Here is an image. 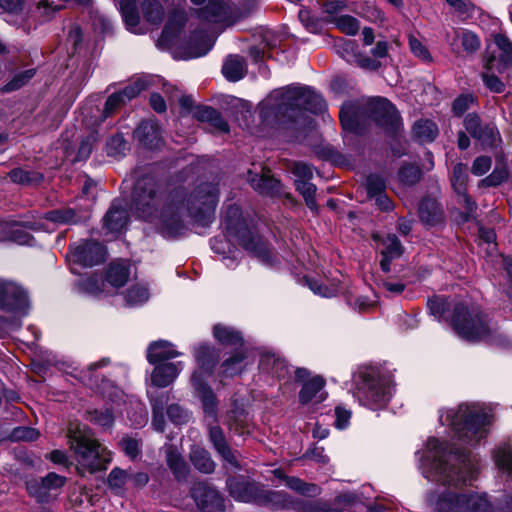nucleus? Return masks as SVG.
Masks as SVG:
<instances>
[{"instance_id": "423d86ee", "label": "nucleus", "mask_w": 512, "mask_h": 512, "mask_svg": "<svg viewBox=\"0 0 512 512\" xmlns=\"http://www.w3.org/2000/svg\"><path fill=\"white\" fill-rule=\"evenodd\" d=\"M192 385L202 403L205 421L209 426V439L214 449L231 467L240 469L237 455L227 444L223 430L216 425L218 422V401L215 393L210 386H206L200 381L198 373L194 374Z\"/></svg>"}, {"instance_id": "6e6552de", "label": "nucleus", "mask_w": 512, "mask_h": 512, "mask_svg": "<svg viewBox=\"0 0 512 512\" xmlns=\"http://www.w3.org/2000/svg\"><path fill=\"white\" fill-rule=\"evenodd\" d=\"M355 385V396L359 402L372 410L385 407L391 398L392 387L389 380L374 370L360 372Z\"/></svg>"}, {"instance_id": "c85d7f7f", "label": "nucleus", "mask_w": 512, "mask_h": 512, "mask_svg": "<svg viewBox=\"0 0 512 512\" xmlns=\"http://www.w3.org/2000/svg\"><path fill=\"white\" fill-rule=\"evenodd\" d=\"M382 245V259L380 261L381 269L384 272L390 271V262L393 259L399 258L403 253V247L395 235H387L385 238L381 241Z\"/></svg>"}, {"instance_id": "4468645a", "label": "nucleus", "mask_w": 512, "mask_h": 512, "mask_svg": "<svg viewBox=\"0 0 512 512\" xmlns=\"http://www.w3.org/2000/svg\"><path fill=\"white\" fill-rule=\"evenodd\" d=\"M65 483V478L56 473H49L43 478H33L26 481L28 494L35 498L37 502H48L51 492L61 488Z\"/></svg>"}, {"instance_id": "cd10ccee", "label": "nucleus", "mask_w": 512, "mask_h": 512, "mask_svg": "<svg viewBox=\"0 0 512 512\" xmlns=\"http://www.w3.org/2000/svg\"><path fill=\"white\" fill-rule=\"evenodd\" d=\"M419 218L429 226H435L443 221L444 213L442 207L435 198H424L418 208Z\"/></svg>"}, {"instance_id": "5701e85b", "label": "nucleus", "mask_w": 512, "mask_h": 512, "mask_svg": "<svg viewBox=\"0 0 512 512\" xmlns=\"http://www.w3.org/2000/svg\"><path fill=\"white\" fill-rule=\"evenodd\" d=\"M467 168L458 163L454 166L451 183L458 195V202L462 203L466 210L472 213L476 209V203L466 193Z\"/></svg>"}, {"instance_id": "c03bdc74", "label": "nucleus", "mask_w": 512, "mask_h": 512, "mask_svg": "<svg viewBox=\"0 0 512 512\" xmlns=\"http://www.w3.org/2000/svg\"><path fill=\"white\" fill-rule=\"evenodd\" d=\"M79 285L83 292L94 297L108 294V291L105 290V283L102 277L98 275H90L81 279Z\"/></svg>"}, {"instance_id": "338daca9", "label": "nucleus", "mask_w": 512, "mask_h": 512, "mask_svg": "<svg viewBox=\"0 0 512 512\" xmlns=\"http://www.w3.org/2000/svg\"><path fill=\"white\" fill-rule=\"evenodd\" d=\"M307 285L313 291L315 294H318L322 297H333L337 294V287L332 286L328 287L326 285H323L322 283H319L316 280L308 279Z\"/></svg>"}, {"instance_id": "2f4dec72", "label": "nucleus", "mask_w": 512, "mask_h": 512, "mask_svg": "<svg viewBox=\"0 0 512 512\" xmlns=\"http://www.w3.org/2000/svg\"><path fill=\"white\" fill-rule=\"evenodd\" d=\"M260 367L278 379H285L290 374V368L285 359L275 354H266L260 360Z\"/></svg>"}, {"instance_id": "680f3d73", "label": "nucleus", "mask_w": 512, "mask_h": 512, "mask_svg": "<svg viewBox=\"0 0 512 512\" xmlns=\"http://www.w3.org/2000/svg\"><path fill=\"white\" fill-rule=\"evenodd\" d=\"M167 415L171 422L177 425L187 423L189 421V413L177 404H172L167 408Z\"/></svg>"}, {"instance_id": "09e8293b", "label": "nucleus", "mask_w": 512, "mask_h": 512, "mask_svg": "<svg viewBox=\"0 0 512 512\" xmlns=\"http://www.w3.org/2000/svg\"><path fill=\"white\" fill-rule=\"evenodd\" d=\"M285 485L290 489L306 496H316L320 493V489L315 484L305 483L296 477L285 478Z\"/></svg>"}, {"instance_id": "58836bf2", "label": "nucleus", "mask_w": 512, "mask_h": 512, "mask_svg": "<svg viewBox=\"0 0 512 512\" xmlns=\"http://www.w3.org/2000/svg\"><path fill=\"white\" fill-rule=\"evenodd\" d=\"M214 337L223 345L240 346L242 345L241 334L232 327L217 324L213 329Z\"/></svg>"}, {"instance_id": "c9c22d12", "label": "nucleus", "mask_w": 512, "mask_h": 512, "mask_svg": "<svg viewBox=\"0 0 512 512\" xmlns=\"http://www.w3.org/2000/svg\"><path fill=\"white\" fill-rule=\"evenodd\" d=\"M245 72V61L239 56L227 57L222 67V73L229 81L240 80L245 75Z\"/></svg>"}, {"instance_id": "7ed1b4c3", "label": "nucleus", "mask_w": 512, "mask_h": 512, "mask_svg": "<svg viewBox=\"0 0 512 512\" xmlns=\"http://www.w3.org/2000/svg\"><path fill=\"white\" fill-rule=\"evenodd\" d=\"M267 104L283 125L295 129L309 124L306 112L318 114L326 109V103L320 94L301 85H289L275 90L267 99Z\"/></svg>"}, {"instance_id": "f8f14e48", "label": "nucleus", "mask_w": 512, "mask_h": 512, "mask_svg": "<svg viewBox=\"0 0 512 512\" xmlns=\"http://www.w3.org/2000/svg\"><path fill=\"white\" fill-rule=\"evenodd\" d=\"M369 117L389 133H396L401 127V120L396 108L384 98H375L368 102Z\"/></svg>"}, {"instance_id": "e433bc0d", "label": "nucleus", "mask_w": 512, "mask_h": 512, "mask_svg": "<svg viewBox=\"0 0 512 512\" xmlns=\"http://www.w3.org/2000/svg\"><path fill=\"white\" fill-rule=\"evenodd\" d=\"M141 11L149 23L159 25L165 16V11L159 0H142Z\"/></svg>"}, {"instance_id": "ea45409f", "label": "nucleus", "mask_w": 512, "mask_h": 512, "mask_svg": "<svg viewBox=\"0 0 512 512\" xmlns=\"http://www.w3.org/2000/svg\"><path fill=\"white\" fill-rule=\"evenodd\" d=\"M494 461L497 467L512 479V443H506L496 449Z\"/></svg>"}, {"instance_id": "473e14b6", "label": "nucleus", "mask_w": 512, "mask_h": 512, "mask_svg": "<svg viewBox=\"0 0 512 512\" xmlns=\"http://www.w3.org/2000/svg\"><path fill=\"white\" fill-rule=\"evenodd\" d=\"M130 272L125 261L112 262L106 272V282L112 287L119 288L126 284Z\"/></svg>"}, {"instance_id": "2eb2a0df", "label": "nucleus", "mask_w": 512, "mask_h": 512, "mask_svg": "<svg viewBox=\"0 0 512 512\" xmlns=\"http://www.w3.org/2000/svg\"><path fill=\"white\" fill-rule=\"evenodd\" d=\"M104 256V247L97 241H83L70 250L72 261L84 267L101 263Z\"/></svg>"}, {"instance_id": "3c124183", "label": "nucleus", "mask_w": 512, "mask_h": 512, "mask_svg": "<svg viewBox=\"0 0 512 512\" xmlns=\"http://www.w3.org/2000/svg\"><path fill=\"white\" fill-rule=\"evenodd\" d=\"M149 298L148 289L142 285L131 286L124 295V300L128 306L143 304Z\"/></svg>"}, {"instance_id": "0eeeda50", "label": "nucleus", "mask_w": 512, "mask_h": 512, "mask_svg": "<svg viewBox=\"0 0 512 512\" xmlns=\"http://www.w3.org/2000/svg\"><path fill=\"white\" fill-rule=\"evenodd\" d=\"M68 438L77 462L90 473L105 469L111 461L110 452L95 439L92 431L86 426L70 428Z\"/></svg>"}, {"instance_id": "b1692460", "label": "nucleus", "mask_w": 512, "mask_h": 512, "mask_svg": "<svg viewBox=\"0 0 512 512\" xmlns=\"http://www.w3.org/2000/svg\"><path fill=\"white\" fill-rule=\"evenodd\" d=\"M134 136L148 148H157L162 143V131L155 119L142 121L134 131Z\"/></svg>"}, {"instance_id": "f704fd0d", "label": "nucleus", "mask_w": 512, "mask_h": 512, "mask_svg": "<svg viewBox=\"0 0 512 512\" xmlns=\"http://www.w3.org/2000/svg\"><path fill=\"white\" fill-rule=\"evenodd\" d=\"M195 116L202 122H209L219 132H228V123L221 117L220 113L214 108L208 106L198 107Z\"/></svg>"}, {"instance_id": "f257e3e1", "label": "nucleus", "mask_w": 512, "mask_h": 512, "mask_svg": "<svg viewBox=\"0 0 512 512\" xmlns=\"http://www.w3.org/2000/svg\"><path fill=\"white\" fill-rule=\"evenodd\" d=\"M420 469L426 479L453 486V489H446L438 496L436 512H493L486 494L458 489L472 481L476 474L468 453H460L456 448L448 450L436 438H430L421 452Z\"/></svg>"}, {"instance_id": "69168bd1", "label": "nucleus", "mask_w": 512, "mask_h": 512, "mask_svg": "<svg viewBox=\"0 0 512 512\" xmlns=\"http://www.w3.org/2000/svg\"><path fill=\"white\" fill-rule=\"evenodd\" d=\"M292 173L296 176V180L308 181L313 178V168L309 164L303 162H295L291 167Z\"/></svg>"}, {"instance_id": "aec40b11", "label": "nucleus", "mask_w": 512, "mask_h": 512, "mask_svg": "<svg viewBox=\"0 0 512 512\" xmlns=\"http://www.w3.org/2000/svg\"><path fill=\"white\" fill-rule=\"evenodd\" d=\"M195 358L199 368L194 371L191 376V380L193 379L194 374L198 373L200 381H202L204 385L208 386L205 382V376L210 375L213 368L218 363L220 359L219 352L214 347L201 345L195 352Z\"/></svg>"}, {"instance_id": "c756f323", "label": "nucleus", "mask_w": 512, "mask_h": 512, "mask_svg": "<svg viewBox=\"0 0 512 512\" xmlns=\"http://www.w3.org/2000/svg\"><path fill=\"white\" fill-rule=\"evenodd\" d=\"M120 10L127 29L134 34H143L145 29L140 24V17L135 0H121Z\"/></svg>"}, {"instance_id": "bf43d9fd", "label": "nucleus", "mask_w": 512, "mask_h": 512, "mask_svg": "<svg viewBox=\"0 0 512 512\" xmlns=\"http://www.w3.org/2000/svg\"><path fill=\"white\" fill-rule=\"evenodd\" d=\"M340 121L342 127L348 131H356L357 121L354 117L353 106L351 104H345L340 110Z\"/></svg>"}, {"instance_id": "f3484780", "label": "nucleus", "mask_w": 512, "mask_h": 512, "mask_svg": "<svg viewBox=\"0 0 512 512\" xmlns=\"http://www.w3.org/2000/svg\"><path fill=\"white\" fill-rule=\"evenodd\" d=\"M192 497L203 512H223V499L219 492L205 483H197L192 489Z\"/></svg>"}, {"instance_id": "a878e982", "label": "nucleus", "mask_w": 512, "mask_h": 512, "mask_svg": "<svg viewBox=\"0 0 512 512\" xmlns=\"http://www.w3.org/2000/svg\"><path fill=\"white\" fill-rule=\"evenodd\" d=\"M180 352L173 348V345L165 340H158L150 343L147 349V360L150 364L158 365L165 361L178 357Z\"/></svg>"}, {"instance_id": "79ce46f5", "label": "nucleus", "mask_w": 512, "mask_h": 512, "mask_svg": "<svg viewBox=\"0 0 512 512\" xmlns=\"http://www.w3.org/2000/svg\"><path fill=\"white\" fill-rule=\"evenodd\" d=\"M213 46L212 39L206 34L192 36L189 46V56L197 58L206 55Z\"/></svg>"}, {"instance_id": "13d9d810", "label": "nucleus", "mask_w": 512, "mask_h": 512, "mask_svg": "<svg viewBox=\"0 0 512 512\" xmlns=\"http://www.w3.org/2000/svg\"><path fill=\"white\" fill-rule=\"evenodd\" d=\"M421 176V170L414 165H406L399 170V179L404 185L411 186L416 184Z\"/></svg>"}, {"instance_id": "6e6d98bb", "label": "nucleus", "mask_w": 512, "mask_h": 512, "mask_svg": "<svg viewBox=\"0 0 512 512\" xmlns=\"http://www.w3.org/2000/svg\"><path fill=\"white\" fill-rule=\"evenodd\" d=\"M366 191L369 198H375L385 192L386 184L384 179L375 174H371L366 179Z\"/></svg>"}, {"instance_id": "774afa93", "label": "nucleus", "mask_w": 512, "mask_h": 512, "mask_svg": "<svg viewBox=\"0 0 512 512\" xmlns=\"http://www.w3.org/2000/svg\"><path fill=\"white\" fill-rule=\"evenodd\" d=\"M474 102V97L472 95L466 94L459 96L454 102L452 106L453 113L456 116H461L465 111H467L471 104Z\"/></svg>"}, {"instance_id": "4be33fe9", "label": "nucleus", "mask_w": 512, "mask_h": 512, "mask_svg": "<svg viewBox=\"0 0 512 512\" xmlns=\"http://www.w3.org/2000/svg\"><path fill=\"white\" fill-rule=\"evenodd\" d=\"M339 53L348 63L356 64L362 69L376 71L381 67L380 61L371 59L370 56L359 52L353 41L345 42L340 47Z\"/></svg>"}, {"instance_id": "dca6fc26", "label": "nucleus", "mask_w": 512, "mask_h": 512, "mask_svg": "<svg viewBox=\"0 0 512 512\" xmlns=\"http://www.w3.org/2000/svg\"><path fill=\"white\" fill-rule=\"evenodd\" d=\"M494 44L498 49L487 60L485 67L487 70H496L503 72L507 67L512 66V42L504 34L493 35Z\"/></svg>"}, {"instance_id": "7c9ffc66", "label": "nucleus", "mask_w": 512, "mask_h": 512, "mask_svg": "<svg viewBox=\"0 0 512 512\" xmlns=\"http://www.w3.org/2000/svg\"><path fill=\"white\" fill-rule=\"evenodd\" d=\"M227 425L231 431L239 435L249 433V420L247 413L242 406L236 402L233 403L232 409L227 415Z\"/></svg>"}, {"instance_id": "20e7f679", "label": "nucleus", "mask_w": 512, "mask_h": 512, "mask_svg": "<svg viewBox=\"0 0 512 512\" xmlns=\"http://www.w3.org/2000/svg\"><path fill=\"white\" fill-rule=\"evenodd\" d=\"M439 421L452 429L459 442L474 446L486 437L493 415L490 409L479 403H465L457 408L441 410Z\"/></svg>"}, {"instance_id": "e2e57ef3", "label": "nucleus", "mask_w": 512, "mask_h": 512, "mask_svg": "<svg viewBox=\"0 0 512 512\" xmlns=\"http://www.w3.org/2000/svg\"><path fill=\"white\" fill-rule=\"evenodd\" d=\"M409 46L412 53L418 57L419 59L429 62L432 60L431 55L427 49V47L416 37H409Z\"/></svg>"}, {"instance_id": "4d7b16f0", "label": "nucleus", "mask_w": 512, "mask_h": 512, "mask_svg": "<svg viewBox=\"0 0 512 512\" xmlns=\"http://www.w3.org/2000/svg\"><path fill=\"white\" fill-rule=\"evenodd\" d=\"M128 478V471L122 470L120 468H114L109 473L108 484L112 489L116 490L117 493H122Z\"/></svg>"}, {"instance_id": "f03ea898", "label": "nucleus", "mask_w": 512, "mask_h": 512, "mask_svg": "<svg viewBox=\"0 0 512 512\" xmlns=\"http://www.w3.org/2000/svg\"><path fill=\"white\" fill-rule=\"evenodd\" d=\"M218 192L216 185L203 183L187 198L179 193L171 195L159 209L160 199L155 183L151 179H143L134 187L133 206L139 217L155 223L165 237H175L184 230L186 217L202 227L212 223Z\"/></svg>"}, {"instance_id": "ddd939ff", "label": "nucleus", "mask_w": 512, "mask_h": 512, "mask_svg": "<svg viewBox=\"0 0 512 512\" xmlns=\"http://www.w3.org/2000/svg\"><path fill=\"white\" fill-rule=\"evenodd\" d=\"M310 372L305 368H297L295 370V378L297 381L303 382V386L299 392V400L302 404L309 402L320 403L326 399L327 393L323 391L325 381L321 376L309 378Z\"/></svg>"}, {"instance_id": "5fc2aeb1", "label": "nucleus", "mask_w": 512, "mask_h": 512, "mask_svg": "<svg viewBox=\"0 0 512 512\" xmlns=\"http://www.w3.org/2000/svg\"><path fill=\"white\" fill-rule=\"evenodd\" d=\"M35 75L34 69H28L26 71L17 73L14 77L4 86V92H11L20 89L27 84L30 79Z\"/></svg>"}, {"instance_id": "4c0bfd02", "label": "nucleus", "mask_w": 512, "mask_h": 512, "mask_svg": "<svg viewBox=\"0 0 512 512\" xmlns=\"http://www.w3.org/2000/svg\"><path fill=\"white\" fill-rule=\"evenodd\" d=\"M227 486L230 495L236 500L249 502L254 497L253 487L243 480L238 478H229L227 480Z\"/></svg>"}, {"instance_id": "39448f33", "label": "nucleus", "mask_w": 512, "mask_h": 512, "mask_svg": "<svg viewBox=\"0 0 512 512\" xmlns=\"http://www.w3.org/2000/svg\"><path fill=\"white\" fill-rule=\"evenodd\" d=\"M451 325L456 334L466 341H485L500 348L511 345L509 338L499 330L498 325L478 308L468 309L463 304H457L453 310Z\"/></svg>"}, {"instance_id": "a19ab883", "label": "nucleus", "mask_w": 512, "mask_h": 512, "mask_svg": "<svg viewBox=\"0 0 512 512\" xmlns=\"http://www.w3.org/2000/svg\"><path fill=\"white\" fill-rule=\"evenodd\" d=\"M190 458L195 468L203 473H212L215 469L216 465L209 452L202 448H193Z\"/></svg>"}, {"instance_id": "de8ad7c7", "label": "nucleus", "mask_w": 512, "mask_h": 512, "mask_svg": "<svg viewBox=\"0 0 512 512\" xmlns=\"http://www.w3.org/2000/svg\"><path fill=\"white\" fill-rule=\"evenodd\" d=\"M413 133L420 142H431L437 135V127L432 121L419 120L413 127Z\"/></svg>"}, {"instance_id": "49530a36", "label": "nucleus", "mask_w": 512, "mask_h": 512, "mask_svg": "<svg viewBox=\"0 0 512 512\" xmlns=\"http://www.w3.org/2000/svg\"><path fill=\"white\" fill-rule=\"evenodd\" d=\"M9 177L14 183L22 185H33L43 180V175L41 173L21 168L11 170L9 172Z\"/></svg>"}, {"instance_id": "37998d69", "label": "nucleus", "mask_w": 512, "mask_h": 512, "mask_svg": "<svg viewBox=\"0 0 512 512\" xmlns=\"http://www.w3.org/2000/svg\"><path fill=\"white\" fill-rule=\"evenodd\" d=\"M458 41L461 43L464 51L468 54L474 53L480 47V41L478 37L469 31L455 33V36L452 40L448 39V42L453 49L457 44L456 42Z\"/></svg>"}, {"instance_id": "9b49d317", "label": "nucleus", "mask_w": 512, "mask_h": 512, "mask_svg": "<svg viewBox=\"0 0 512 512\" xmlns=\"http://www.w3.org/2000/svg\"><path fill=\"white\" fill-rule=\"evenodd\" d=\"M28 306L26 291L17 283L0 279V309L13 314L11 318H18L25 314Z\"/></svg>"}, {"instance_id": "603ef678", "label": "nucleus", "mask_w": 512, "mask_h": 512, "mask_svg": "<svg viewBox=\"0 0 512 512\" xmlns=\"http://www.w3.org/2000/svg\"><path fill=\"white\" fill-rule=\"evenodd\" d=\"M482 146L492 147L500 140L498 131L493 125H484L475 136Z\"/></svg>"}, {"instance_id": "8fccbe9b", "label": "nucleus", "mask_w": 512, "mask_h": 512, "mask_svg": "<svg viewBox=\"0 0 512 512\" xmlns=\"http://www.w3.org/2000/svg\"><path fill=\"white\" fill-rule=\"evenodd\" d=\"M331 22L347 35H356L360 29L358 20L350 15L335 16L331 19Z\"/></svg>"}, {"instance_id": "864d4df0", "label": "nucleus", "mask_w": 512, "mask_h": 512, "mask_svg": "<svg viewBox=\"0 0 512 512\" xmlns=\"http://www.w3.org/2000/svg\"><path fill=\"white\" fill-rule=\"evenodd\" d=\"M167 402V396L162 395L161 399L152 401L153 419L152 425L156 431L163 432L165 420L163 416L164 403Z\"/></svg>"}, {"instance_id": "412c9836", "label": "nucleus", "mask_w": 512, "mask_h": 512, "mask_svg": "<svg viewBox=\"0 0 512 512\" xmlns=\"http://www.w3.org/2000/svg\"><path fill=\"white\" fill-rule=\"evenodd\" d=\"M129 215L126 203L115 200L103 218V227L110 233L120 232L128 223Z\"/></svg>"}, {"instance_id": "6ab92c4d", "label": "nucleus", "mask_w": 512, "mask_h": 512, "mask_svg": "<svg viewBox=\"0 0 512 512\" xmlns=\"http://www.w3.org/2000/svg\"><path fill=\"white\" fill-rule=\"evenodd\" d=\"M82 220V217L78 215L73 208H62L47 212L39 222H34L29 225L35 230H49L48 222H52L56 225L76 224Z\"/></svg>"}, {"instance_id": "393cba45", "label": "nucleus", "mask_w": 512, "mask_h": 512, "mask_svg": "<svg viewBox=\"0 0 512 512\" xmlns=\"http://www.w3.org/2000/svg\"><path fill=\"white\" fill-rule=\"evenodd\" d=\"M182 369V362L155 365L151 373V383L156 387H167L177 378Z\"/></svg>"}, {"instance_id": "a211bd4d", "label": "nucleus", "mask_w": 512, "mask_h": 512, "mask_svg": "<svg viewBox=\"0 0 512 512\" xmlns=\"http://www.w3.org/2000/svg\"><path fill=\"white\" fill-rule=\"evenodd\" d=\"M148 86V80L138 79L133 84L126 86L123 90L110 95L105 103L102 120L112 115L121 105L136 97L142 90L147 89Z\"/></svg>"}, {"instance_id": "72a5a7b5", "label": "nucleus", "mask_w": 512, "mask_h": 512, "mask_svg": "<svg viewBox=\"0 0 512 512\" xmlns=\"http://www.w3.org/2000/svg\"><path fill=\"white\" fill-rule=\"evenodd\" d=\"M166 462L175 477L180 480L186 477L188 467L177 448L172 445H166L164 447Z\"/></svg>"}, {"instance_id": "a18cd8bd", "label": "nucleus", "mask_w": 512, "mask_h": 512, "mask_svg": "<svg viewBox=\"0 0 512 512\" xmlns=\"http://www.w3.org/2000/svg\"><path fill=\"white\" fill-rule=\"evenodd\" d=\"M296 190L303 196L307 207L311 211H318V205L315 199L316 186L308 181L295 180Z\"/></svg>"}, {"instance_id": "bb28decb", "label": "nucleus", "mask_w": 512, "mask_h": 512, "mask_svg": "<svg viewBox=\"0 0 512 512\" xmlns=\"http://www.w3.org/2000/svg\"><path fill=\"white\" fill-rule=\"evenodd\" d=\"M248 175V182L258 193L269 196H274L279 193L280 184L278 180L269 174V171L262 169L261 175L253 174L249 171Z\"/></svg>"}, {"instance_id": "0e129e2a", "label": "nucleus", "mask_w": 512, "mask_h": 512, "mask_svg": "<svg viewBox=\"0 0 512 512\" xmlns=\"http://www.w3.org/2000/svg\"><path fill=\"white\" fill-rule=\"evenodd\" d=\"M90 421L102 427L108 428L113 424L114 416L108 410H95L90 413Z\"/></svg>"}, {"instance_id": "1a4fd4ad", "label": "nucleus", "mask_w": 512, "mask_h": 512, "mask_svg": "<svg viewBox=\"0 0 512 512\" xmlns=\"http://www.w3.org/2000/svg\"><path fill=\"white\" fill-rule=\"evenodd\" d=\"M226 231L229 237H234L243 248L263 261H269L271 252L268 244L257 234L253 233L242 218L237 206L228 207L225 215Z\"/></svg>"}, {"instance_id": "9d476101", "label": "nucleus", "mask_w": 512, "mask_h": 512, "mask_svg": "<svg viewBox=\"0 0 512 512\" xmlns=\"http://www.w3.org/2000/svg\"><path fill=\"white\" fill-rule=\"evenodd\" d=\"M195 6L203 7L196 9L195 13L201 21L222 23L226 26L233 25L239 18L237 9L224 0H190Z\"/></svg>"}, {"instance_id": "052dcab7", "label": "nucleus", "mask_w": 512, "mask_h": 512, "mask_svg": "<svg viewBox=\"0 0 512 512\" xmlns=\"http://www.w3.org/2000/svg\"><path fill=\"white\" fill-rule=\"evenodd\" d=\"M245 356L242 352H237L223 362L224 373L227 376H233L241 371V363Z\"/></svg>"}]
</instances>
